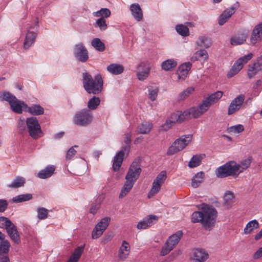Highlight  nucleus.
I'll return each instance as SVG.
<instances>
[{"mask_svg": "<svg viewBox=\"0 0 262 262\" xmlns=\"http://www.w3.org/2000/svg\"><path fill=\"white\" fill-rule=\"evenodd\" d=\"M199 208L201 211L194 212L191 221L193 223H201L206 229H209L214 224L217 211L212 206L206 204H201Z\"/></svg>", "mask_w": 262, "mask_h": 262, "instance_id": "f257e3e1", "label": "nucleus"}, {"mask_svg": "<svg viewBox=\"0 0 262 262\" xmlns=\"http://www.w3.org/2000/svg\"><path fill=\"white\" fill-rule=\"evenodd\" d=\"M82 84L84 90L89 94H98L103 89V80L100 75L92 76L87 72L82 73Z\"/></svg>", "mask_w": 262, "mask_h": 262, "instance_id": "f03ea898", "label": "nucleus"}, {"mask_svg": "<svg viewBox=\"0 0 262 262\" xmlns=\"http://www.w3.org/2000/svg\"><path fill=\"white\" fill-rule=\"evenodd\" d=\"M38 21H36L32 25H27L26 28L22 32L21 36L24 37L23 49L27 51L35 43L38 33Z\"/></svg>", "mask_w": 262, "mask_h": 262, "instance_id": "7ed1b4c3", "label": "nucleus"}, {"mask_svg": "<svg viewBox=\"0 0 262 262\" xmlns=\"http://www.w3.org/2000/svg\"><path fill=\"white\" fill-rule=\"evenodd\" d=\"M222 96V91H217L207 97L198 105L194 106L193 108L198 118L206 112L212 104L216 103Z\"/></svg>", "mask_w": 262, "mask_h": 262, "instance_id": "20e7f679", "label": "nucleus"}, {"mask_svg": "<svg viewBox=\"0 0 262 262\" xmlns=\"http://www.w3.org/2000/svg\"><path fill=\"white\" fill-rule=\"evenodd\" d=\"M240 173L238 164L231 161L218 167L215 174L217 178H224L229 176H237Z\"/></svg>", "mask_w": 262, "mask_h": 262, "instance_id": "39448f33", "label": "nucleus"}, {"mask_svg": "<svg viewBox=\"0 0 262 262\" xmlns=\"http://www.w3.org/2000/svg\"><path fill=\"white\" fill-rule=\"evenodd\" d=\"M93 119V113L91 111L86 108H82L77 111L73 118L74 124L85 127L89 125Z\"/></svg>", "mask_w": 262, "mask_h": 262, "instance_id": "423d86ee", "label": "nucleus"}, {"mask_svg": "<svg viewBox=\"0 0 262 262\" xmlns=\"http://www.w3.org/2000/svg\"><path fill=\"white\" fill-rule=\"evenodd\" d=\"M192 135H183L177 139L170 146L167 151L168 155H172L184 149L192 140Z\"/></svg>", "mask_w": 262, "mask_h": 262, "instance_id": "0eeeda50", "label": "nucleus"}, {"mask_svg": "<svg viewBox=\"0 0 262 262\" xmlns=\"http://www.w3.org/2000/svg\"><path fill=\"white\" fill-rule=\"evenodd\" d=\"M27 129L29 135L34 139L41 137L42 130L38 119L35 117H30L26 119Z\"/></svg>", "mask_w": 262, "mask_h": 262, "instance_id": "6e6552de", "label": "nucleus"}, {"mask_svg": "<svg viewBox=\"0 0 262 262\" xmlns=\"http://www.w3.org/2000/svg\"><path fill=\"white\" fill-rule=\"evenodd\" d=\"M192 118H198L193 107L184 111L183 113L179 111L173 113L171 114L170 118L168 120L174 125L177 122H181Z\"/></svg>", "mask_w": 262, "mask_h": 262, "instance_id": "1a4fd4ad", "label": "nucleus"}, {"mask_svg": "<svg viewBox=\"0 0 262 262\" xmlns=\"http://www.w3.org/2000/svg\"><path fill=\"white\" fill-rule=\"evenodd\" d=\"M141 172V159L137 158L130 165L125 177V180L135 184L139 178Z\"/></svg>", "mask_w": 262, "mask_h": 262, "instance_id": "9d476101", "label": "nucleus"}, {"mask_svg": "<svg viewBox=\"0 0 262 262\" xmlns=\"http://www.w3.org/2000/svg\"><path fill=\"white\" fill-rule=\"evenodd\" d=\"M182 236V232L181 231H178L170 236L162 247L160 255L162 256L167 255L178 244Z\"/></svg>", "mask_w": 262, "mask_h": 262, "instance_id": "9b49d317", "label": "nucleus"}, {"mask_svg": "<svg viewBox=\"0 0 262 262\" xmlns=\"http://www.w3.org/2000/svg\"><path fill=\"white\" fill-rule=\"evenodd\" d=\"M166 178V172L164 170L162 171L157 176L156 178L154 180L151 187L148 193L147 197L149 199L152 198L160 191Z\"/></svg>", "mask_w": 262, "mask_h": 262, "instance_id": "f8f14e48", "label": "nucleus"}, {"mask_svg": "<svg viewBox=\"0 0 262 262\" xmlns=\"http://www.w3.org/2000/svg\"><path fill=\"white\" fill-rule=\"evenodd\" d=\"M253 55L250 53L246 55L243 56L238 58L233 64L231 69L228 72L227 77L229 78L233 77L237 74L243 67V64L247 63L253 57Z\"/></svg>", "mask_w": 262, "mask_h": 262, "instance_id": "ddd939ff", "label": "nucleus"}, {"mask_svg": "<svg viewBox=\"0 0 262 262\" xmlns=\"http://www.w3.org/2000/svg\"><path fill=\"white\" fill-rule=\"evenodd\" d=\"M73 54L76 60L81 62H85L89 59L88 51L81 42L78 43L74 46Z\"/></svg>", "mask_w": 262, "mask_h": 262, "instance_id": "4468645a", "label": "nucleus"}, {"mask_svg": "<svg viewBox=\"0 0 262 262\" xmlns=\"http://www.w3.org/2000/svg\"><path fill=\"white\" fill-rule=\"evenodd\" d=\"M111 221L109 217H105L101 220L94 228L92 233V237L96 239L99 237L108 227Z\"/></svg>", "mask_w": 262, "mask_h": 262, "instance_id": "2eb2a0df", "label": "nucleus"}, {"mask_svg": "<svg viewBox=\"0 0 262 262\" xmlns=\"http://www.w3.org/2000/svg\"><path fill=\"white\" fill-rule=\"evenodd\" d=\"M130 146L125 145L121 150L118 152L114 157L113 160V169L114 171H118L121 166L124 159L125 152L128 154L129 151Z\"/></svg>", "mask_w": 262, "mask_h": 262, "instance_id": "dca6fc26", "label": "nucleus"}, {"mask_svg": "<svg viewBox=\"0 0 262 262\" xmlns=\"http://www.w3.org/2000/svg\"><path fill=\"white\" fill-rule=\"evenodd\" d=\"M248 34V30L245 29L237 32L230 38L231 45L236 46L244 44L247 40Z\"/></svg>", "mask_w": 262, "mask_h": 262, "instance_id": "f3484780", "label": "nucleus"}, {"mask_svg": "<svg viewBox=\"0 0 262 262\" xmlns=\"http://www.w3.org/2000/svg\"><path fill=\"white\" fill-rule=\"evenodd\" d=\"M245 100L244 95H239L233 99L228 108V114L231 115L240 110Z\"/></svg>", "mask_w": 262, "mask_h": 262, "instance_id": "a211bd4d", "label": "nucleus"}, {"mask_svg": "<svg viewBox=\"0 0 262 262\" xmlns=\"http://www.w3.org/2000/svg\"><path fill=\"white\" fill-rule=\"evenodd\" d=\"M262 40V23L256 25L252 31L250 38L251 45H255Z\"/></svg>", "mask_w": 262, "mask_h": 262, "instance_id": "6ab92c4d", "label": "nucleus"}, {"mask_svg": "<svg viewBox=\"0 0 262 262\" xmlns=\"http://www.w3.org/2000/svg\"><path fill=\"white\" fill-rule=\"evenodd\" d=\"M130 252V247L128 242L123 241L118 252V259L124 261L126 259Z\"/></svg>", "mask_w": 262, "mask_h": 262, "instance_id": "aec40b11", "label": "nucleus"}, {"mask_svg": "<svg viewBox=\"0 0 262 262\" xmlns=\"http://www.w3.org/2000/svg\"><path fill=\"white\" fill-rule=\"evenodd\" d=\"M129 10L133 18L137 21H141L143 18V11L138 3H134L130 5Z\"/></svg>", "mask_w": 262, "mask_h": 262, "instance_id": "412c9836", "label": "nucleus"}, {"mask_svg": "<svg viewBox=\"0 0 262 262\" xmlns=\"http://www.w3.org/2000/svg\"><path fill=\"white\" fill-rule=\"evenodd\" d=\"M12 111L15 113L20 114L23 111L25 112L27 104L23 101L18 100L16 97L10 104Z\"/></svg>", "mask_w": 262, "mask_h": 262, "instance_id": "4be33fe9", "label": "nucleus"}, {"mask_svg": "<svg viewBox=\"0 0 262 262\" xmlns=\"http://www.w3.org/2000/svg\"><path fill=\"white\" fill-rule=\"evenodd\" d=\"M191 66L192 64L190 62H187L182 64L179 67L177 70L178 80H185L191 69Z\"/></svg>", "mask_w": 262, "mask_h": 262, "instance_id": "5701e85b", "label": "nucleus"}, {"mask_svg": "<svg viewBox=\"0 0 262 262\" xmlns=\"http://www.w3.org/2000/svg\"><path fill=\"white\" fill-rule=\"evenodd\" d=\"M236 8L234 7H231L225 10L219 16L218 18V24L220 26L225 24L231 16L235 12Z\"/></svg>", "mask_w": 262, "mask_h": 262, "instance_id": "b1692460", "label": "nucleus"}, {"mask_svg": "<svg viewBox=\"0 0 262 262\" xmlns=\"http://www.w3.org/2000/svg\"><path fill=\"white\" fill-rule=\"evenodd\" d=\"M137 69L138 70L137 76L139 80L143 81L147 78L149 74L150 68L148 67H146L145 63H140L137 66Z\"/></svg>", "mask_w": 262, "mask_h": 262, "instance_id": "393cba45", "label": "nucleus"}, {"mask_svg": "<svg viewBox=\"0 0 262 262\" xmlns=\"http://www.w3.org/2000/svg\"><path fill=\"white\" fill-rule=\"evenodd\" d=\"M55 166L53 165H48L43 169H41L37 174V177L41 179H46L52 176L55 170Z\"/></svg>", "mask_w": 262, "mask_h": 262, "instance_id": "a878e982", "label": "nucleus"}, {"mask_svg": "<svg viewBox=\"0 0 262 262\" xmlns=\"http://www.w3.org/2000/svg\"><path fill=\"white\" fill-rule=\"evenodd\" d=\"M260 71H262V60L258 58L255 62L249 66L247 73L248 76L249 78H253Z\"/></svg>", "mask_w": 262, "mask_h": 262, "instance_id": "bb28decb", "label": "nucleus"}, {"mask_svg": "<svg viewBox=\"0 0 262 262\" xmlns=\"http://www.w3.org/2000/svg\"><path fill=\"white\" fill-rule=\"evenodd\" d=\"M44 108L39 104H33L31 106H26L25 112L34 116H39L44 114Z\"/></svg>", "mask_w": 262, "mask_h": 262, "instance_id": "cd10ccee", "label": "nucleus"}, {"mask_svg": "<svg viewBox=\"0 0 262 262\" xmlns=\"http://www.w3.org/2000/svg\"><path fill=\"white\" fill-rule=\"evenodd\" d=\"M6 231L10 238L16 244L20 243V236L16 227L13 223L6 229Z\"/></svg>", "mask_w": 262, "mask_h": 262, "instance_id": "c85d7f7f", "label": "nucleus"}, {"mask_svg": "<svg viewBox=\"0 0 262 262\" xmlns=\"http://www.w3.org/2000/svg\"><path fill=\"white\" fill-rule=\"evenodd\" d=\"M26 180L24 178L17 176L12 181L11 183L7 185V187L11 189H16L24 186Z\"/></svg>", "mask_w": 262, "mask_h": 262, "instance_id": "c756f323", "label": "nucleus"}, {"mask_svg": "<svg viewBox=\"0 0 262 262\" xmlns=\"http://www.w3.org/2000/svg\"><path fill=\"white\" fill-rule=\"evenodd\" d=\"M195 43L198 47L208 48L211 46L212 42L210 38L202 35L198 37Z\"/></svg>", "mask_w": 262, "mask_h": 262, "instance_id": "7c9ffc66", "label": "nucleus"}, {"mask_svg": "<svg viewBox=\"0 0 262 262\" xmlns=\"http://www.w3.org/2000/svg\"><path fill=\"white\" fill-rule=\"evenodd\" d=\"M106 69L111 74L117 75L123 73L124 67L119 63H112L107 67Z\"/></svg>", "mask_w": 262, "mask_h": 262, "instance_id": "2f4dec72", "label": "nucleus"}, {"mask_svg": "<svg viewBox=\"0 0 262 262\" xmlns=\"http://www.w3.org/2000/svg\"><path fill=\"white\" fill-rule=\"evenodd\" d=\"M84 245L77 247L67 262H77L83 252Z\"/></svg>", "mask_w": 262, "mask_h": 262, "instance_id": "473e14b6", "label": "nucleus"}, {"mask_svg": "<svg viewBox=\"0 0 262 262\" xmlns=\"http://www.w3.org/2000/svg\"><path fill=\"white\" fill-rule=\"evenodd\" d=\"M208 254L205 250L202 249H196L194 251V259L199 262H204L208 258Z\"/></svg>", "mask_w": 262, "mask_h": 262, "instance_id": "72a5a7b5", "label": "nucleus"}, {"mask_svg": "<svg viewBox=\"0 0 262 262\" xmlns=\"http://www.w3.org/2000/svg\"><path fill=\"white\" fill-rule=\"evenodd\" d=\"M208 55L205 50H199L197 51L191 57V61L200 60L205 61L207 60Z\"/></svg>", "mask_w": 262, "mask_h": 262, "instance_id": "f704fd0d", "label": "nucleus"}, {"mask_svg": "<svg viewBox=\"0 0 262 262\" xmlns=\"http://www.w3.org/2000/svg\"><path fill=\"white\" fill-rule=\"evenodd\" d=\"M152 127V124L149 122H144L141 123L138 127L137 132L141 134H148Z\"/></svg>", "mask_w": 262, "mask_h": 262, "instance_id": "c9c22d12", "label": "nucleus"}, {"mask_svg": "<svg viewBox=\"0 0 262 262\" xmlns=\"http://www.w3.org/2000/svg\"><path fill=\"white\" fill-rule=\"evenodd\" d=\"M259 226V224L257 220H252L246 224L244 229V233L245 234H249L253 230L258 228Z\"/></svg>", "mask_w": 262, "mask_h": 262, "instance_id": "e433bc0d", "label": "nucleus"}, {"mask_svg": "<svg viewBox=\"0 0 262 262\" xmlns=\"http://www.w3.org/2000/svg\"><path fill=\"white\" fill-rule=\"evenodd\" d=\"M91 45L96 51L99 52H103L105 49L104 43L99 38H95L92 39Z\"/></svg>", "mask_w": 262, "mask_h": 262, "instance_id": "4c0bfd02", "label": "nucleus"}, {"mask_svg": "<svg viewBox=\"0 0 262 262\" xmlns=\"http://www.w3.org/2000/svg\"><path fill=\"white\" fill-rule=\"evenodd\" d=\"M134 184V183L126 180L121 188L120 193L119 195V198H123L126 196L127 193L131 190Z\"/></svg>", "mask_w": 262, "mask_h": 262, "instance_id": "58836bf2", "label": "nucleus"}, {"mask_svg": "<svg viewBox=\"0 0 262 262\" xmlns=\"http://www.w3.org/2000/svg\"><path fill=\"white\" fill-rule=\"evenodd\" d=\"M177 62L174 59H168L161 63V68L165 71H169L176 67Z\"/></svg>", "mask_w": 262, "mask_h": 262, "instance_id": "ea45409f", "label": "nucleus"}, {"mask_svg": "<svg viewBox=\"0 0 262 262\" xmlns=\"http://www.w3.org/2000/svg\"><path fill=\"white\" fill-rule=\"evenodd\" d=\"M204 177V173L203 172H198L192 179L191 186L193 188L198 187L202 183Z\"/></svg>", "mask_w": 262, "mask_h": 262, "instance_id": "a19ab883", "label": "nucleus"}, {"mask_svg": "<svg viewBox=\"0 0 262 262\" xmlns=\"http://www.w3.org/2000/svg\"><path fill=\"white\" fill-rule=\"evenodd\" d=\"M111 14V11L106 8H101L99 10L94 12L92 13L94 17L103 18L104 19L110 17Z\"/></svg>", "mask_w": 262, "mask_h": 262, "instance_id": "79ce46f5", "label": "nucleus"}, {"mask_svg": "<svg viewBox=\"0 0 262 262\" xmlns=\"http://www.w3.org/2000/svg\"><path fill=\"white\" fill-rule=\"evenodd\" d=\"M234 194L233 192L229 190L226 191L224 195L225 204L227 206H231L234 203Z\"/></svg>", "mask_w": 262, "mask_h": 262, "instance_id": "37998d69", "label": "nucleus"}, {"mask_svg": "<svg viewBox=\"0 0 262 262\" xmlns=\"http://www.w3.org/2000/svg\"><path fill=\"white\" fill-rule=\"evenodd\" d=\"M15 96L7 91L0 92V101H7L10 104L14 99Z\"/></svg>", "mask_w": 262, "mask_h": 262, "instance_id": "c03bdc74", "label": "nucleus"}, {"mask_svg": "<svg viewBox=\"0 0 262 262\" xmlns=\"http://www.w3.org/2000/svg\"><path fill=\"white\" fill-rule=\"evenodd\" d=\"M100 100L98 97L93 96L88 102V109L90 111L96 110L99 105Z\"/></svg>", "mask_w": 262, "mask_h": 262, "instance_id": "a18cd8bd", "label": "nucleus"}, {"mask_svg": "<svg viewBox=\"0 0 262 262\" xmlns=\"http://www.w3.org/2000/svg\"><path fill=\"white\" fill-rule=\"evenodd\" d=\"M202 156L196 155L193 156L190 159L188 163V166L190 168H194L199 166L201 164L202 159Z\"/></svg>", "mask_w": 262, "mask_h": 262, "instance_id": "49530a36", "label": "nucleus"}, {"mask_svg": "<svg viewBox=\"0 0 262 262\" xmlns=\"http://www.w3.org/2000/svg\"><path fill=\"white\" fill-rule=\"evenodd\" d=\"M32 198V195L30 193H26L18 195L12 199V201L15 203H20L31 200Z\"/></svg>", "mask_w": 262, "mask_h": 262, "instance_id": "de8ad7c7", "label": "nucleus"}, {"mask_svg": "<svg viewBox=\"0 0 262 262\" xmlns=\"http://www.w3.org/2000/svg\"><path fill=\"white\" fill-rule=\"evenodd\" d=\"M176 30L177 33L182 36H187L189 34V29L187 26L180 24L176 26Z\"/></svg>", "mask_w": 262, "mask_h": 262, "instance_id": "09e8293b", "label": "nucleus"}, {"mask_svg": "<svg viewBox=\"0 0 262 262\" xmlns=\"http://www.w3.org/2000/svg\"><path fill=\"white\" fill-rule=\"evenodd\" d=\"M10 244L8 240H4L0 242V255H7L9 252Z\"/></svg>", "mask_w": 262, "mask_h": 262, "instance_id": "8fccbe9b", "label": "nucleus"}, {"mask_svg": "<svg viewBox=\"0 0 262 262\" xmlns=\"http://www.w3.org/2000/svg\"><path fill=\"white\" fill-rule=\"evenodd\" d=\"M17 129L18 132L20 134H24L27 129L26 120L24 118H19L17 122Z\"/></svg>", "mask_w": 262, "mask_h": 262, "instance_id": "3c124183", "label": "nucleus"}, {"mask_svg": "<svg viewBox=\"0 0 262 262\" xmlns=\"http://www.w3.org/2000/svg\"><path fill=\"white\" fill-rule=\"evenodd\" d=\"M159 89L157 87L150 86L148 88V98L152 101L157 99Z\"/></svg>", "mask_w": 262, "mask_h": 262, "instance_id": "603ef678", "label": "nucleus"}, {"mask_svg": "<svg viewBox=\"0 0 262 262\" xmlns=\"http://www.w3.org/2000/svg\"><path fill=\"white\" fill-rule=\"evenodd\" d=\"M244 129V127L242 124H237L230 126L227 128V132L229 134H239L242 132Z\"/></svg>", "mask_w": 262, "mask_h": 262, "instance_id": "864d4df0", "label": "nucleus"}, {"mask_svg": "<svg viewBox=\"0 0 262 262\" xmlns=\"http://www.w3.org/2000/svg\"><path fill=\"white\" fill-rule=\"evenodd\" d=\"M95 28H98L101 31H104L107 28L106 20L103 18H99L94 24Z\"/></svg>", "mask_w": 262, "mask_h": 262, "instance_id": "5fc2aeb1", "label": "nucleus"}, {"mask_svg": "<svg viewBox=\"0 0 262 262\" xmlns=\"http://www.w3.org/2000/svg\"><path fill=\"white\" fill-rule=\"evenodd\" d=\"M253 96L254 97L257 96L262 90V80H258L253 85Z\"/></svg>", "mask_w": 262, "mask_h": 262, "instance_id": "6e6d98bb", "label": "nucleus"}, {"mask_svg": "<svg viewBox=\"0 0 262 262\" xmlns=\"http://www.w3.org/2000/svg\"><path fill=\"white\" fill-rule=\"evenodd\" d=\"M194 91L193 87H189L185 90L182 92L179 95L178 99L179 100H183L188 97Z\"/></svg>", "mask_w": 262, "mask_h": 262, "instance_id": "4d7b16f0", "label": "nucleus"}, {"mask_svg": "<svg viewBox=\"0 0 262 262\" xmlns=\"http://www.w3.org/2000/svg\"><path fill=\"white\" fill-rule=\"evenodd\" d=\"M37 212V217L39 220H45L48 217V210L44 207H38Z\"/></svg>", "mask_w": 262, "mask_h": 262, "instance_id": "13d9d810", "label": "nucleus"}, {"mask_svg": "<svg viewBox=\"0 0 262 262\" xmlns=\"http://www.w3.org/2000/svg\"><path fill=\"white\" fill-rule=\"evenodd\" d=\"M12 222L5 216L0 217V228L5 229L6 230L12 225Z\"/></svg>", "mask_w": 262, "mask_h": 262, "instance_id": "bf43d9fd", "label": "nucleus"}, {"mask_svg": "<svg viewBox=\"0 0 262 262\" xmlns=\"http://www.w3.org/2000/svg\"><path fill=\"white\" fill-rule=\"evenodd\" d=\"M144 218L149 227L156 223L159 220V217L156 215H149Z\"/></svg>", "mask_w": 262, "mask_h": 262, "instance_id": "052dcab7", "label": "nucleus"}, {"mask_svg": "<svg viewBox=\"0 0 262 262\" xmlns=\"http://www.w3.org/2000/svg\"><path fill=\"white\" fill-rule=\"evenodd\" d=\"M251 164V160L250 159H246L243 160L241 164H238L240 173L242 172L244 170L249 167Z\"/></svg>", "mask_w": 262, "mask_h": 262, "instance_id": "680f3d73", "label": "nucleus"}, {"mask_svg": "<svg viewBox=\"0 0 262 262\" xmlns=\"http://www.w3.org/2000/svg\"><path fill=\"white\" fill-rule=\"evenodd\" d=\"M173 124L168 120H166L165 122L160 127V130L165 132L168 130Z\"/></svg>", "mask_w": 262, "mask_h": 262, "instance_id": "e2e57ef3", "label": "nucleus"}, {"mask_svg": "<svg viewBox=\"0 0 262 262\" xmlns=\"http://www.w3.org/2000/svg\"><path fill=\"white\" fill-rule=\"evenodd\" d=\"M75 147H77V146L75 145L74 146H72L68 150L66 154V159L71 160L75 155L77 152L74 149Z\"/></svg>", "mask_w": 262, "mask_h": 262, "instance_id": "0e129e2a", "label": "nucleus"}, {"mask_svg": "<svg viewBox=\"0 0 262 262\" xmlns=\"http://www.w3.org/2000/svg\"><path fill=\"white\" fill-rule=\"evenodd\" d=\"M137 228L139 230L146 229L149 228L144 218L140 221L137 225Z\"/></svg>", "mask_w": 262, "mask_h": 262, "instance_id": "69168bd1", "label": "nucleus"}, {"mask_svg": "<svg viewBox=\"0 0 262 262\" xmlns=\"http://www.w3.org/2000/svg\"><path fill=\"white\" fill-rule=\"evenodd\" d=\"M8 205L7 200L5 199H0V212H3L6 210Z\"/></svg>", "mask_w": 262, "mask_h": 262, "instance_id": "338daca9", "label": "nucleus"}, {"mask_svg": "<svg viewBox=\"0 0 262 262\" xmlns=\"http://www.w3.org/2000/svg\"><path fill=\"white\" fill-rule=\"evenodd\" d=\"M100 205L98 203H93L92 204L91 208L90 209V212L93 214H95L97 210L99 208Z\"/></svg>", "mask_w": 262, "mask_h": 262, "instance_id": "774afa93", "label": "nucleus"}]
</instances>
